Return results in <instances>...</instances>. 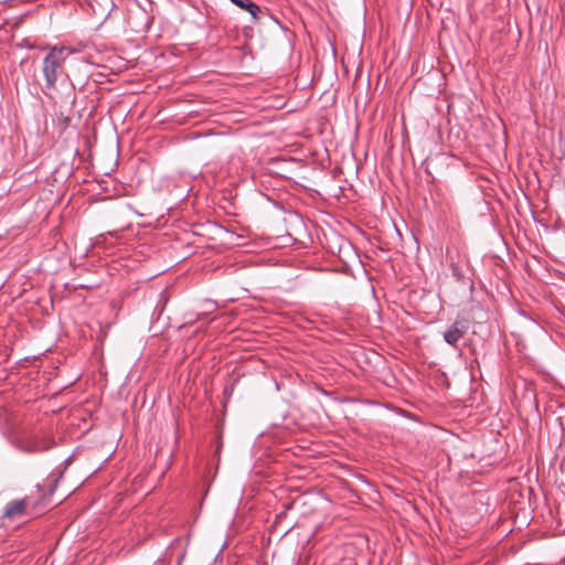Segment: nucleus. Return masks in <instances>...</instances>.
<instances>
[{
  "instance_id": "obj_1",
  "label": "nucleus",
  "mask_w": 565,
  "mask_h": 565,
  "mask_svg": "<svg viewBox=\"0 0 565 565\" xmlns=\"http://www.w3.org/2000/svg\"><path fill=\"white\" fill-rule=\"evenodd\" d=\"M71 52L66 46L50 47L42 65V73L47 89L55 88L57 79L64 75V62Z\"/></svg>"
},
{
  "instance_id": "obj_2",
  "label": "nucleus",
  "mask_w": 565,
  "mask_h": 565,
  "mask_svg": "<svg viewBox=\"0 0 565 565\" xmlns=\"http://www.w3.org/2000/svg\"><path fill=\"white\" fill-rule=\"evenodd\" d=\"M53 439L47 436H40V435H31L26 436L24 438H21L18 443V448L21 451L28 452V454H36L45 451L53 447Z\"/></svg>"
},
{
  "instance_id": "obj_3",
  "label": "nucleus",
  "mask_w": 565,
  "mask_h": 565,
  "mask_svg": "<svg viewBox=\"0 0 565 565\" xmlns=\"http://www.w3.org/2000/svg\"><path fill=\"white\" fill-rule=\"evenodd\" d=\"M29 505V499L13 500L6 505L3 516L7 519H17L25 513V509Z\"/></svg>"
},
{
  "instance_id": "obj_4",
  "label": "nucleus",
  "mask_w": 565,
  "mask_h": 565,
  "mask_svg": "<svg viewBox=\"0 0 565 565\" xmlns=\"http://www.w3.org/2000/svg\"><path fill=\"white\" fill-rule=\"evenodd\" d=\"M466 326L463 321L457 320L451 327L444 333L445 341L450 345H456L457 342L463 337L466 333Z\"/></svg>"
},
{
  "instance_id": "obj_5",
  "label": "nucleus",
  "mask_w": 565,
  "mask_h": 565,
  "mask_svg": "<svg viewBox=\"0 0 565 565\" xmlns=\"http://www.w3.org/2000/svg\"><path fill=\"white\" fill-rule=\"evenodd\" d=\"M237 7L248 11L254 19H257V14L260 12L259 7L250 0H231Z\"/></svg>"
}]
</instances>
